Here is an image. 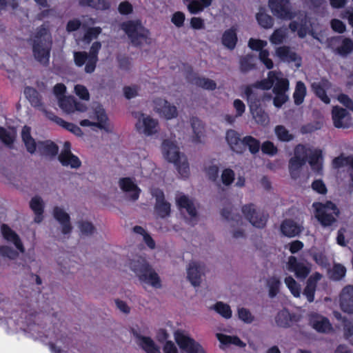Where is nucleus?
Listing matches in <instances>:
<instances>
[{
    "mask_svg": "<svg viewBox=\"0 0 353 353\" xmlns=\"http://www.w3.org/2000/svg\"><path fill=\"white\" fill-rule=\"evenodd\" d=\"M276 75L272 71L269 72L267 79L257 81L253 84L245 86L244 94L248 101L250 112L258 123L264 124L268 121V116L261 108V99L253 88L268 90L272 88Z\"/></svg>",
    "mask_w": 353,
    "mask_h": 353,
    "instance_id": "nucleus-1",
    "label": "nucleus"
},
{
    "mask_svg": "<svg viewBox=\"0 0 353 353\" xmlns=\"http://www.w3.org/2000/svg\"><path fill=\"white\" fill-rule=\"evenodd\" d=\"M52 37L43 25L37 29L32 43V52L34 59L43 65H48L52 48Z\"/></svg>",
    "mask_w": 353,
    "mask_h": 353,
    "instance_id": "nucleus-2",
    "label": "nucleus"
},
{
    "mask_svg": "<svg viewBox=\"0 0 353 353\" xmlns=\"http://www.w3.org/2000/svg\"><path fill=\"white\" fill-rule=\"evenodd\" d=\"M162 151L165 159L174 164L181 177H188L189 163L186 157L180 152L179 147L173 141L165 139L162 143Z\"/></svg>",
    "mask_w": 353,
    "mask_h": 353,
    "instance_id": "nucleus-3",
    "label": "nucleus"
},
{
    "mask_svg": "<svg viewBox=\"0 0 353 353\" xmlns=\"http://www.w3.org/2000/svg\"><path fill=\"white\" fill-rule=\"evenodd\" d=\"M130 268L137 274L141 282L150 284L154 288L161 287L160 277L145 260L132 261Z\"/></svg>",
    "mask_w": 353,
    "mask_h": 353,
    "instance_id": "nucleus-4",
    "label": "nucleus"
},
{
    "mask_svg": "<svg viewBox=\"0 0 353 353\" xmlns=\"http://www.w3.org/2000/svg\"><path fill=\"white\" fill-rule=\"evenodd\" d=\"M121 29L125 33L134 47H140L143 40H146L150 31L142 24L140 19L128 20L121 24Z\"/></svg>",
    "mask_w": 353,
    "mask_h": 353,
    "instance_id": "nucleus-5",
    "label": "nucleus"
},
{
    "mask_svg": "<svg viewBox=\"0 0 353 353\" xmlns=\"http://www.w3.org/2000/svg\"><path fill=\"white\" fill-rule=\"evenodd\" d=\"M269 6L274 15L279 19L292 20L296 17L290 0H269Z\"/></svg>",
    "mask_w": 353,
    "mask_h": 353,
    "instance_id": "nucleus-6",
    "label": "nucleus"
},
{
    "mask_svg": "<svg viewBox=\"0 0 353 353\" xmlns=\"http://www.w3.org/2000/svg\"><path fill=\"white\" fill-rule=\"evenodd\" d=\"M241 210L245 219L253 226L258 228H263L266 225L268 215L256 211L253 203L244 205Z\"/></svg>",
    "mask_w": 353,
    "mask_h": 353,
    "instance_id": "nucleus-7",
    "label": "nucleus"
},
{
    "mask_svg": "<svg viewBox=\"0 0 353 353\" xmlns=\"http://www.w3.org/2000/svg\"><path fill=\"white\" fill-rule=\"evenodd\" d=\"M175 341L179 347L188 353H206L202 346L194 339L177 331L174 334Z\"/></svg>",
    "mask_w": 353,
    "mask_h": 353,
    "instance_id": "nucleus-8",
    "label": "nucleus"
},
{
    "mask_svg": "<svg viewBox=\"0 0 353 353\" xmlns=\"http://www.w3.org/2000/svg\"><path fill=\"white\" fill-rule=\"evenodd\" d=\"M330 46L335 54L345 57L353 51V41L341 36L333 37L330 41Z\"/></svg>",
    "mask_w": 353,
    "mask_h": 353,
    "instance_id": "nucleus-9",
    "label": "nucleus"
},
{
    "mask_svg": "<svg viewBox=\"0 0 353 353\" xmlns=\"http://www.w3.org/2000/svg\"><path fill=\"white\" fill-rule=\"evenodd\" d=\"M287 268L290 272H294L295 276L301 280L306 279L311 272L310 264L299 262L294 256H289Z\"/></svg>",
    "mask_w": 353,
    "mask_h": 353,
    "instance_id": "nucleus-10",
    "label": "nucleus"
},
{
    "mask_svg": "<svg viewBox=\"0 0 353 353\" xmlns=\"http://www.w3.org/2000/svg\"><path fill=\"white\" fill-rule=\"evenodd\" d=\"M309 324L319 333H328L332 330L329 319L316 312L310 314Z\"/></svg>",
    "mask_w": 353,
    "mask_h": 353,
    "instance_id": "nucleus-11",
    "label": "nucleus"
},
{
    "mask_svg": "<svg viewBox=\"0 0 353 353\" xmlns=\"http://www.w3.org/2000/svg\"><path fill=\"white\" fill-rule=\"evenodd\" d=\"M339 304L341 310L347 314H353V285L345 286L339 295Z\"/></svg>",
    "mask_w": 353,
    "mask_h": 353,
    "instance_id": "nucleus-12",
    "label": "nucleus"
},
{
    "mask_svg": "<svg viewBox=\"0 0 353 353\" xmlns=\"http://www.w3.org/2000/svg\"><path fill=\"white\" fill-rule=\"evenodd\" d=\"M300 318L295 313H291L286 308H283L279 311L275 316L276 325L283 328H288L294 323L298 322Z\"/></svg>",
    "mask_w": 353,
    "mask_h": 353,
    "instance_id": "nucleus-13",
    "label": "nucleus"
},
{
    "mask_svg": "<svg viewBox=\"0 0 353 353\" xmlns=\"http://www.w3.org/2000/svg\"><path fill=\"white\" fill-rule=\"evenodd\" d=\"M154 196L156 199L154 210L157 214L162 219L169 216L171 212L170 203L165 201L163 192L157 190Z\"/></svg>",
    "mask_w": 353,
    "mask_h": 353,
    "instance_id": "nucleus-14",
    "label": "nucleus"
},
{
    "mask_svg": "<svg viewBox=\"0 0 353 353\" xmlns=\"http://www.w3.org/2000/svg\"><path fill=\"white\" fill-rule=\"evenodd\" d=\"M321 278L322 274L316 272L307 279L306 285L303 291V294L306 297L309 303L314 301L317 283Z\"/></svg>",
    "mask_w": 353,
    "mask_h": 353,
    "instance_id": "nucleus-15",
    "label": "nucleus"
},
{
    "mask_svg": "<svg viewBox=\"0 0 353 353\" xmlns=\"http://www.w3.org/2000/svg\"><path fill=\"white\" fill-rule=\"evenodd\" d=\"M276 55L280 59L281 61L287 63H296L297 67L301 65V58L297 54L296 52L292 51L290 46H283L278 47L276 49Z\"/></svg>",
    "mask_w": 353,
    "mask_h": 353,
    "instance_id": "nucleus-16",
    "label": "nucleus"
},
{
    "mask_svg": "<svg viewBox=\"0 0 353 353\" xmlns=\"http://www.w3.org/2000/svg\"><path fill=\"white\" fill-rule=\"evenodd\" d=\"M225 139L230 149L238 154L243 153V141L241 134L234 130H228L225 134Z\"/></svg>",
    "mask_w": 353,
    "mask_h": 353,
    "instance_id": "nucleus-17",
    "label": "nucleus"
},
{
    "mask_svg": "<svg viewBox=\"0 0 353 353\" xmlns=\"http://www.w3.org/2000/svg\"><path fill=\"white\" fill-rule=\"evenodd\" d=\"M53 216L62 225L61 232L63 234H68L72 232V227L70 224V215L62 208L56 206L53 209Z\"/></svg>",
    "mask_w": 353,
    "mask_h": 353,
    "instance_id": "nucleus-18",
    "label": "nucleus"
},
{
    "mask_svg": "<svg viewBox=\"0 0 353 353\" xmlns=\"http://www.w3.org/2000/svg\"><path fill=\"white\" fill-rule=\"evenodd\" d=\"M188 80L192 84L208 90H214L216 88V83L214 81L208 78L199 77L192 71L188 74Z\"/></svg>",
    "mask_w": 353,
    "mask_h": 353,
    "instance_id": "nucleus-19",
    "label": "nucleus"
},
{
    "mask_svg": "<svg viewBox=\"0 0 353 353\" xmlns=\"http://www.w3.org/2000/svg\"><path fill=\"white\" fill-rule=\"evenodd\" d=\"M101 48V43L99 41L92 43L90 51L88 53L90 57L88 63H86L84 70L86 73L91 74L94 72L97 62L99 61V52Z\"/></svg>",
    "mask_w": 353,
    "mask_h": 353,
    "instance_id": "nucleus-20",
    "label": "nucleus"
},
{
    "mask_svg": "<svg viewBox=\"0 0 353 353\" xmlns=\"http://www.w3.org/2000/svg\"><path fill=\"white\" fill-rule=\"evenodd\" d=\"M1 234L3 238L9 242L13 243L14 246L21 252H24L25 249L19 235L13 231L7 224L3 223L1 226Z\"/></svg>",
    "mask_w": 353,
    "mask_h": 353,
    "instance_id": "nucleus-21",
    "label": "nucleus"
},
{
    "mask_svg": "<svg viewBox=\"0 0 353 353\" xmlns=\"http://www.w3.org/2000/svg\"><path fill=\"white\" fill-rule=\"evenodd\" d=\"M119 186L121 189L125 192H132V193L130 195L131 201H137L141 192L140 188L133 182L132 179L130 177L121 178L119 180Z\"/></svg>",
    "mask_w": 353,
    "mask_h": 353,
    "instance_id": "nucleus-22",
    "label": "nucleus"
},
{
    "mask_svg": "<svg viewBox=\"0 0 353 353\" xmlns=\"http://www.w3.org/2000/svg\"><path fill=\"white\" fill-rule=\"evenodd\" d=\"M330 87V83L327 79H322L319 83H313L312 88L315 95L325 104L330 103V99L327 94V90Z\"/></svg>",
    "mask_w": 353,
    "mask_h": 353,
    "instance_id": "nucleus-23",
    "label": "nucleus"
},
{
    "mask_svg": "<svg viewBox=\"0 0 353 353\" xmlns=\"http://www.w3.org/2000/svg\"><path fill=\"white\" fill-rule=\"evenodd\" d=\"M58 159L63 166L70 167L71 168L77 169L81 165L79 157L73 154L71 151H61Z\"/></svg>",
    "mask_w": 353,
    "mask_h": 353,
    "instance_id": "nucleus-24",
    "label": "nucleus"
},
{
    "mask_svg": "<svg viewBox=\"0 0 353 353\" xmlns=\"http://www.w3.org/2000/svg\"><path fill=\"white\" fill-rule=\"evenodd\" d=\"M301 230V227L292 219H285L281 224V233L288 237L298 236Z\"/></svg>",
    "mask_w": 353,
    "mask_h": 353,
    "instance_id": "nucleus-25",
    "label": "nucleus"
},
{
    "mask_svg": "<svg viewBox=\"0 0 353 353\" xmlns=\"http://www.w3.org/2000/svg\"><path fill=\"white\" fill-rule=\"evenodd\" d=\"M186 3L188 12L192 14H197L211 6L212 0H183Z\"/></svg>",
    "mask_w": 353,
    "mask_h": 353,
    "instance_id": "nucleus-26",
    "label": "nucleus"
},
{
    "mask_svg": "<svg viewBox=\"0 0 353 353\" xmlns=\"http://www.w3.org/2000/svg\"><path fill=\"white\" fill-rule=\"evenodd\" d=\"M187 274V277L193 286L197 287L200 285L201 282V269L198 263H190Z\"/></svg>",
    "mask_w": 353,
    "mask_h": 353,
    "instance_id": "nucleus-27",
    "label": "nucleus"
},
{
    "mask_svg": "<svg viewBox=\"0 0 353 353\" xmlns=\"http://www.w3.org/2000/svg\"><path fill=\"white\" fill-rule=\"evenodd\" d=\"M221 41L227 48L230 50L234 49L238 41L236 28L232 26L225 30L222 35Z\"/></svg>",
    "mask_w": 353,
    "mask_h": 353,
    "instance_id": "nucleus-28",
    "label": "nucleus"
},
{
    "mask_svg": "<svg viewBox=\"0 0 353 353\" xmlns=\"http://www.w3.org/2000/svg\"><path fill=\"white\" fill-rule=\"evenodd\" d=\"M30 207L35 214L34 221L40 223L43 220L44 205L42 199L39 196L33 197L30 202Z\"/></svg>",
    "mask_w": 353,
    "mask_h": 353,
    "instance_id": "nucleus-29",
    "label": "nucleus"
},
{
    "mask_svg": "<svg viewBox=\"0 0 353 353\" xmlns=\"http://www.w3.org/2000/svg\"><path fill=\"white\" fill-rule=\"evenodd\" d=\"M315 217L323 227L331 226L336 222V218L332 212H327L321 209H315Z\"/></svg>",
    "mask_w": 353,
    "mask_h": 353,
    "instance_id": "nucleus-30",
    "label": "nucleus"
},
{
    "mask_svg": "<svg viewBox=\"0 0 353 353\" xmlns=\"http://www.w3.org/2000/svg\"><path fill=\"white\" fill-rule=\"evenodd\" d=\"M24 94L32 106L39 108L42 105L41 96L35 88L30 86L26 87L24 89Z\"/></svg>",
    "mask_w": 353,
    "mask_h": 353,
    "instance_id": "nucleus-31",
    "label": "nucleus"
},
{
    "mask_svg": "<svg viewBox=\"0 0 353 353\" xmlns=\"http://www.w3.org/2000/svg\"><path fill=\"white\" fill-rule=\"evenodd\" d=\"M256 19L259 25L264 29L272 28L274 26V20L272 16L267 14L263 8L256 14Z\"/></svg>",
    "mask_w": 353,
    "mask_h": 353,
    "instance_id": "nucleus-32",
    "label": "nucleus"
},
{
    "mask_svg": "<svg viewBox=\"0 0 353 353\" xmlns=\"http://www.w3.org/2000/svg\"><path fill=\"white\" fill-rule=\"evenodd\" d=\"M348 114L346 109L338 105L334 106L332 110V117L334 127L343 128V119Z\"/></svg>",
    "mask_w": 353,
    "mask_h": 353,
    "instance_id": "nucleus-33",
    "label": "nucleus"
},
{
    "mask_svg": "<svg viewBox=\"0 0 353 353\" xmlns=\"http://www.w3.org/2000/svg\"><path fill=\"white\" fill-rule=\"evenodd\" d=\"M39 149L43 155L54 157L59 152L58 145L51 141H41L39 144Z\"/></svg>",
    "mask_w": 353,
    "mask_h": 353,
    "instance_id": "nucleus-34",
    "label": "nucleus"
},
{
    "mask_svg": "<svg viewBox=\"0 0 353 353\" xmlns=\"http://www.w3.org/2000/svg\"><path fill=\"white\" fill-rule=\"evenodd\" d=\"M139 345L147 353H160V348L154 343L149 336H139Z\"/></svg>",
    "mask_w": 353,
    "mask_h": 353,
    "instance_id": "nucleus-35",
    "label": "nucleus"
},
{
    "mask_svg": "<svg viewBox=\"0 0 353 353\" xmlns=\"http://www.w3.org/2000/svg\"><path fill=\"white\" fill-rule=\"evenodd\" d=\"M158 104H162V107L159 109L160 112L163 114L165 119H171L177 117L178 112L175 105H172L167 100H159Z\"/></svg>",
    "mask_w": 353,
    "mask_h": 353,
    "instance_id": "nucleus-36",
    "label": "nucleus"
},
{
    "mask_svg": "<svg viewBox=\"0 0 353 353\" xmlns=\"http://www.w3.org/2000/svg\"><path fill=\"white\" fill-rule=\"evenodd\" d=\"M79 5L101 10H108L110 7V3L108 0H81Z\"/></svg>",
    "mask_w": 353,
    "mask_h": 353,
    "instance_id": "nucleus-37",
    "label": "nucleus"
},
{
    "mask_svg": "<svg viewBox=\"0 0 353 353\" xmlns=\"http://www.w3.org/2000/svg\"><path fill=\"white\" fill-rule=\"evenodd\" d=\"M322 159V151L321 150H315L307 156V160L312 170L319 172L323 169L322 163L320 159Z\"/></svg>",
    "mask_w": 353,
    "mask_h": 353,
    "instance_id": "nucleus-38",
    "label": "nucleus"
},
{
    "mask_svg": "<svg viewBox=\"0 0 353 353\" xmlns=\"http://www.w3.org/2000/svg\"><path fill=\"white\" fill-rule=\"evenodd\" d=\"M306 93L307 89L305 83L301 81H297L293 93L294 102L296 105H300L303 103Z\"/></svg>",
    "mask_w": 353,
    "mask_h": 353,
    "instance_id": "nucleus-39",
    "label": "nucleus"
},
{
    "mask_svg": "<svg viewBox=\"0 0 353 353\" xmlns=\"http://www.w3.org/2000/svg\"><path fill=\"white\" fill-rule=\"evenodd\" d=\"M255 57L253 54H248L240 58L239 64L241 72L246 73L255 68Z\"/></svg>",
    "mask_w": 353,
    "mask_h": 353,
    "instance_id": "nucleus-40",
    "label": "nucleus"
},
{
    "mask_svg": "<svg viewBox=\"0 0 353 353\" xmlns=\"http://www.w3.org/2000/svg\"><path fill=\"white\" fill-rule=\"evenodd\" d=\"M307 161L299 157L294 156L289 161V170L292 178L296 179L299 174L300 168L305 164Z\"/></svg>",
    "mask_w": 353,
    "mask_h": 353,
    "instance_id": "nucleus-41",
    "label": "nucleus"
},
{
    "mask_svg": "<svg viewBox=\"0 0 353 353\" xmlns=\"http://www.w3.org/2000/svg\"><path fill=\"white\" fill-rule=\"evenodd\" d=\"M243 152L246 148H248L249 151L253 154H256L260 150V141L256 138L248 135L243 138Z\"/></svg>",
    "mask_w": 353,
    "mask_h": 353,
    "instance_id": "nucleus-42",
    "label": "nucleus"
},
{
    "mask_svg": "<svg viewBox=\"0 0 353 353\" xmlns=\"http://www.w3.org/2000/svg\"><path fill=\"white\" fill-rule=\"evenodd\" d=\"M191 126L194 134V141L196 143L201 142V137L204 132V127L201 121L196 117H192L191 119Z\"/></svg>",
    "mask_w": 353,
    "mask_h": 353,
    "instance_id": "nucleus-43",
    "label": "nucleus"
},
{
    "mask_svg": "<svg viewBox=\"0 0 353 353\" xmlns=\"http://www.w3.org/2000/svg\"><path fill=\"white\" fill-rule=\"evenodd\" d=\"M94 114L97 119V122H95V127H97L101 130H104L106 132H108L109 129L107 123L108 118L105 113V110L103 108L96 109L94 111Z\"/></svg>",
    "mask_w": 353,
    "mask_h": 353,
    "instance_id": "nucleus-44",
    "label": "nucleus"
},
{
    "mask_svg": "<svg viewBox=\"0 0 353 353\" xmlns=\"http://www.w3.org/2000/svg\"><path fill=\"white\" fill-rule=\"evenodd\" d=\"M59 107L67 113L74 112L75 108V98L74 97H63L59 99Z\"/></svg>",
    "mask_w": 353,
    "mask_h": 353,
    "instance_id": "nucleus-45",
    "label": "nucleus"
},
{
    "mask_svg": "<svg viewBox=\"0 0 353 353\" xmlns=\"http://www.w3.org/2000/svg\"><path fill=\"white\" fill-rule=\"evenodd\" d=\"M142 125H143V132L145 135L150 136L157 132L156 128L158 125V122L155 119L147 117L143 119Z\"/></svg>",
    "mask_w": 353,
    "mask_h": 353,
    "instance_id": "nucleus-46",
    "label": "nucleus"
},
{
    "mask_svg": "<svg viewBox=\"0 0 353 353\" xmlns=\"http://www.w3.org/2000/svg\"><path fill=\"white\" fill-rule=\"evenodd\" d=\"M284 282L292 293V294L296 297L299 298L301 296V286L300 285L294 280V279L291 276H288L285 278Z\"/></svg>",
    "mask_w": 353,
    "mask_h": 353,
    "instance_id": "nucleus-47",
    "label": "nucleus"
},
{
    "mask_svg": "<svg viewBox=\"0 0 353 353\" xmlns=\"http://www.w3.org/2000/svg\"><path fill=\"white\" fill-rule=\"evenodd\" d=\"M274 132L281 141L288 142L294 139V135L290 134L287 128L282 125H279L275 127Z\"/></svg>",
    "mask_w": 353,
    "mask_h": 353,
    "instance_id": "nucleus-48",
    "label": "nucleus"
},
{
    "mask_svg": "<svg viewBox=\"0 0 353 353\" xmlns=\"http://www.w3.org/2000/svg\"><path fill=\"white\" fill-rule=\"evenodd\" d=\"M58 122L60 123V126L72 132L77 137H82L83 133L81 129L73 123L67 122L63 119H57Z\"/></svg>",
    "mask_w": 353,
    "mask_h": 353,
    "instance_id": "nucleus-49",
    "label": "nucleus"
},
{
    "mask_svg": "<svg viewBox=\"0 0 353 353\" xmlns=\"http://www.w3.org/2000/svg\"><path fill=\"white\" fill-rule=\"evenodd\" d=\"M214 310L225 319H230L232 316V310L229 305L219 301L214 304Z\"/></svg>",
    "mask_w": 353,
    "mask_h": 353,
    "instance_id": "nucleus-50",
    "label": "nucleus"
},
{
    "mask_svg": "<svg viewBox=\"0 0 353 353\" xmlns=\"http://www.w3.org/2000/svg\"><path fill=\"white\" fill-rule=\"evenodd\" d=\"M345 267L341 263H336L333 265L330 277L334 281H340L345 276Z\"/></svg>",
    "mask_w": 353,
    "mask_h": 353,
    "instance_id": "nucleus-51",
    "label": "nucleus"
},
{
    "mask_svg": "<svg viewBox=\"0 0 353 353\" xmlns=\"http://www.w3.org/2000/svg\"><path fill=\"white\" fill-rule=\"evenodd\" d=\"M313 207L315 209H321V210L326 211L327 212H332L335 216H338L339 210L336 205L332 201H327L325 203H314Z\"/></svg>",
    "mask_w": 353,
    "mask_h": 353,
    "instance_id": "nucleus-52",
    "label": "nucleus"
},
{
    "mask_svg": "<svg viewBox=\"0 0 353 353\" xmlns=\"http://www.w3.org/2000/svg\"><path fill=\"white\" fill-rule=\"evenodd\" d=\"M268 284L269 287L270 297H275L279 292V288L281 285L280 280L278 278L273 276L268 280Z\"/></svg>",
    "mask_w": 353,
    "mask_h": 353,
    "instance_id": "nucleus-53",
    "label": "nucleus"
},
{
    "mask_svg": "<svg viewBox=\"0 0 353 353\" xmlns=\"http://www.w3.org/2000/svg\"><path fill=\"white\" fill-rule=\"evenodd\" d=\"M90 57L85 51H79L74 52V61L77 67H82L85 65L86 63H88Z\"/></svg>",
    "mask_w": 353,
    "mask_h": 353,
    "instance_id": "nucleus-54",
    "label": "nucleus"
},
{
    "mask_svg": "<svg viewBox=\"0 0 353 353\" xmlns=\"http://www.w3.org/2000/svg\"><path fill=\"white\" fill-rule=\"evenodd\" d=\"M79 228L81 234L90 236L94 233L96 228L94 225L87 221H81L78 222Z\"/></svg>",
    "mask_w": 353,
    "mask_h": 353,
    "instance_id": "nucleus-55",
    "label": "nucleus"
},
{
    "mask_svg": "<svg viewBox=\"0 0 353 353\" xmlns=\"http://www.w3.org/2000/svg\"><path fill=\"white\" fill-rule=\"evenodd\" d=\"M276 82L273 87V92L274 93H285L286 91L289 88V81L287 79L284 78H278L276 77Z\"/></svg>",
    "mask_w": 353,
    "mask_h": 353,
    "instance_id": "nucleus-56",
    "label": "nucleus"
},
{
    "mask_svg": "<svg viewBox=\"0 0 353 353\" xmlns=\"http://www.w3.org/2000/svg\"><path fill=\"white\" fill-rule=\"evenodd\" d=\"M286 37V33L282 28H277L274 30L273 33L270 37V41L272 44L279 45L283 43Z\"/></svg>",
    "mask_w": 353,
    "mask_h": 353,
    "instance_id": "nucleus-57",
    "label": "nucleus"
},
{
    "mask_svg": "<svg viewBox=\"0 0 353 353\" xmlns=\"http://www.w3.org/2000/svg\"><path fill=\"white\" fill-rule=\"evenodd\" d=\"M234 176V172L232 169L225 168L221 174V181L225 185L228 186L233 183Z\"/></svg>",
    "mask_w": 353,
    "mask_h": 353,
    "instance_id": "nucleus-58",
    "label": "nucleus"
},
{
    "mask_svg": "<svg viewBox=\"0 0 353 353\" xmlns=\"http://www.w3.org/2000/svg\"><path fill=\"white\" fill-rule=\"evenodd\" d=\"M269 51L266 49H262L259 51V58L260 61L265 65L267 69H272L274 67L273 61L269 58Z\"/></svg>",
    "mask_w": 353,
    "mask_h": 353,
    "instance_id": "nucleus-59",
    "label": "nucleus"
},
{
    "mask_svg": "<svg viewBox=\"0 0 353 353\" xmlns=\"http://www.w3.org/2000/svg\"><path fill=\"white\" fill-rule=\"evenodd\" d=\"M238 316L245 323H251L254 321V316L250 311L245 307L238 309Z\"/></svg>",
    "mask_w": 353,
    "mask_h": 353,
    "instance_id": "nucleus-60",
    "label": "nucleus"
},
{
    "mask_svg": "<svg viewBox=\"0 0 353 353\" xmlns=\"http://www.w3.org/2000/svg\"><path fill=\"white\" fill-rule=\"evenodd\" d=\"M261 150L263 153L270 156L275 155L278 152L277 148L270 141H266L262 143Z\"/></svg>",
    "mask_w": 353,
    "mask_h": 353,
    "instance_id": "nucleus-61",
    "label": "nucleus"
},
{
    "mask_svg": "<svg viewBox=\"0 0 353 353\" xmlns=\"http://www.w3.org/2000/svg\"><path fill=\"white\" fill-rule=\"evenodd\" d=\"M352 155L347 156V157H343V154H341L340 156L335 157L332 161L333 166L335 168H340L343 167L344 165H350V161L351 160Z\"/></svg>",
    "mask_w": 353,
    "mask_h": 353,
    "instance_id": "nucleus-62",
    "label": "nucleus"
},
{
    "mask_svg": "<svg viewBox=\"0 0 353 353\" xmlns=\"http://www.w3.org/2000/svg\"><path fill=\"white\" fill-rule=\"evenodd\" d=\"M185 19V14L183 12H175L171 17L172 23L177 28H181L184 25Z\"/></svg>",
    "mask_w": 353,
    "mask_h": 353,
    "instance_id": "nucleus-63",
    "label": "nucleus"
},
{
    "mask_svg": "<svg viewBox=\"0 0 353 353\" xmlns=\"http://www.w3.org/2000/svg\"><path fill=\"white\" fill-rule=\"evenodd\" d=\"M219 168L216 165H212L205 168V173L208 179L215 182L219 178Z\"/></svg>",
    "mask_w": 353,
    "mask_h": 353,
    "instance_id": "nucleus-64",
    "label": "nucleus"
}]
</instances>
